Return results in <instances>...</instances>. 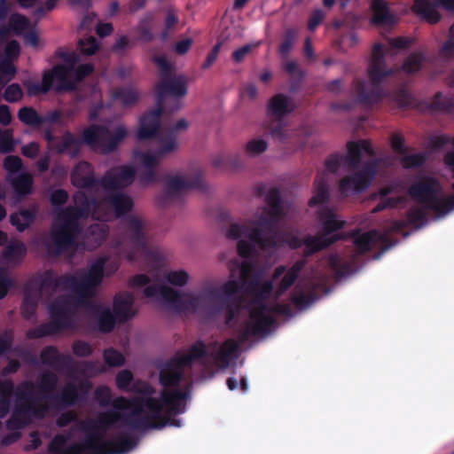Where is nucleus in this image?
Here are the masks:
<instances>
[{"instance_id":"f257e3e1","label":"nucleus","mask_w":454,"mask_h":454,"mask_svg":"<svg viewBox=\"0 0 454 454\" xmlns=\"http://www.w3.org/2000/svg\"><path fill=\"white\" fill-rule=\"evenodd\" d=\"M305 264L299 261L287 271L285 267L276 268L272 281L262 280L254 274V265L244 262L240 265L231 262L229 266L230 279L217 292L214 287L200 291L179 293L171 287L150 284L145 275H137L129 280L133 288L145 286L144 294L148 298H161L171 308L183 312L200 313L208 317L224 313V322L229 327L236 325L242 311V302L234 294L244 287L250 298L249 317L238 328L239 339L245 341L252 337L269 333L277 315H290L287 304L277 303L278 299L294 283Z\"/></svg>"},{"instance_id":"f03ea898","label":"nucleus","mask_w":454,"mask_h":454,"mask_svg":"<svg viewBox=\"0 0 454 454\" xmlns=\"http://www.w3.org/2000/svg\"><path fill=\"white\" fill-rule=\"evenodd\" d=\"M133 380L128 370L116 376V385L121 390L136 394L131 399L118 397L112 402L114 411L101 412L96 419L76 421L67 434H57L49 444L50 454H124L133 448L126 435L106 440L108 432L116 427L132 429H159L169 424L180 427V421L170 419L185 408V395L180 390L165 387L159 396L146 382L137 381L129 388Z\"/></svg>"},{"instance_id":"7ed1b4c3","label":"nucleus","mask_w":454,"mask_h":454,"mask_svg":"<svg viewBox=\"0 0 454 454\" xmlns=\"http://www.w3.org/2000/svg\"><path fill=\"white\" fill-rule=\"evenodd\" d=\"M133 160H135L134 158ZM135 164L137 170L133 166L121 165L112 168L106 172L100 179V198L98 201L94 200L90 203L82 191H78L74 194V206L58 212L51 228L50 236L42 241L49 254H59L76 246L81 239L88 249H94L100 245L107 232V226L105 223H96L91 224L84 235H82V229L90 216L92 219L107 221L131 210L133 207L132 199L123 192H117V190L131 184L137 171V180H139V168L137 164ZM138 182L145 186L140 181Z\"/></svg>"},{"instance_id":"20e7f679","label":"nucleus","mask_w":454,"mask_h":454,"mask_svg":"<svg viewBox=\"0 0 454 454\" xmlns=\"http://www.w3.org/2000/svg\"><path fill=\"white\" fill-rule=\"evenodd\" d=\"M266 206L257 209L254 218L245 224L231 223L226 231V238L238 240L237 251L242 257H248L253 246L243 238L248 239L262 250H271L278 247L273 229L284 215L280 204L279 192L270 189L265 195Z\"/></svg>"},{"instance_id":"39448f33","label":"nucleus","mask_w":454,"mask_h":454,"mask_svg":"<svg viewBox=\"0 0 454 454\" xmlns=\"http://www.w3.org/2000/svg\"><path fill=\"white\" fill-rule=\"evenodd\" d=\"M345 158L338 155L330 156L325 161V168L335 172L341 162L346 167V175L340 180V192L348 196L361 192L369 187L377 173L379 162L372 158L373 151L366 140L349 142Z\"/></svg>"},{"instance_id":"423d86ee","label":"nucleus","mask_w":454,"mask_h":454,"mask_svg":"<svg viewBox=\"0 0 454 454\" xmlns=\"http://www.w3.org/2000/svg\"><path fill=\"white\" fill-rule=\"evenodd\" d=\"M47 275H55L52 272H45L41 278L38 290L28 288L25 294L21 306L22 315L29 318L35 311L37 301L45 303L51 315V321L39 327L27 332L28 338H40L54 334L63 329L71 326V311L74 304L70 302L71 287H67L59 293L49 292L43 294V285Z\"/></svg>"},{"instance_id":"0eeeda50","label":"nucleus","mask_w":454,"mask_h":454,"mask_svg":"<svg viewBox=\"0 0 454 454\" xmlns=\"http://www.w3.org/2000/svg\"><path fill=\"white\" fill-rule=\"evenodd\" d=\"M239 348V342L234 339H227L221 343L214 342L208 346L197 343L186 353L176 356L165 364L160 372V383L165 387L177 386L192 363H203L207 358L216 367L226 368L238 356Z\"/></svg>"},{"instance_id":"6e6552de","label":"nucleus","mask_w":454,"mask_h":454,"mask_svg":"<svg viewBox=\"0 0 454 454\" xmlns=\"http://www.w3.org/2000/svg\"><path fill=\"white\" fill-rule=\"evenodd\" d=\"M57 376L45 372L36 385L24 382L17 389V406L7 422L9 429H20L33 418H43L48 411L49 395L55 389Z\"/></svg>"},{"instance_id":"1a4fd4ad","label":"nucleus","mask_w":454,"mask_h":454,"mask_svg":"<svg viewBox=\"0 0 454 454\" xmlns=\"http://www.w3.org/2000/svg\"><path fill=\"white\" fill-rule=\"evenodd\" d=\"M118 268L119 264L116 261L109 262L107 257L100 256L92 262L86 270L74 274L61 277L47 275L42 292L43 294L59 293L67 287H71L72 293L81 298L94 297L102 283L104 273L111 275Z\"/></svg>"},{"instance_id":"9d476101","label":"nucleus","mask_w":454,"mask_h":454,"mask_svg":"<svg viewBox=\"0 0 454 454\" xmlns=\"http://www.w3.org/2000/svg\"><path fill=\"white\" fill-rule=\"evenodd\" d=\"M64 64H59L43 72L42 83L27 82V94L35 96L48 92L53 86L56 90H73L75 85L93 71L90 64H79V55L66 52L62 55Z\"/></svg>"},{"instance_id":"9b49d317","label":"nucleus","mask_w":454,"mask_h":454,"mask_svg":"<svg viewBox=\"0 0 454 454\" xmlns=\"http://www.w3.org/2000/svg\"><path fill=\"white\" fill-rule=\"evenodd\" d=\"M156 90L160 98V105L156 109L140 118L137 130V138L140 140L153 138L159 134L162 105L167 104L164 99L166 96H173L176 98L172 111L182 108L183 104L180 99L187 94V79L184 75L168 74L158 82Z\"/></svg>"},{"instance_id":"f8f14e48","label":"nucleus","mask_w":454,"mask_h":454,"mask_svg":"<svg viewBox=\"0 0 454 454\" xmlns=\"http://www.w3.org/2000/svg\"><path fill=\"white\" fill-rule=\"evenodd\" d=\"M189 122L185 119L178 120L169 129V134L158 141L156 150H134V159L139 168V181L145 184H154L157 180L158 167L164 158L178 149V143L174 136L185 132Z\"/></svg>"},{"instance_id":"ddd939ff","label":"nucleus","mask_w":454,"mask_h":454,"mask_svg":"<svg viewBox=\"0 0 454 454\" xmlns=\"http://www.w3.org/2000/svg\"><path fill=\"white\" fill-rule=\"evenodd\" d=\"M384 54L383 46L380 43H375L372 47V59L368 68L371 84L356 80L352 86L351 94L358 101L372 103L380 98L377 84L392 74V71L386 67Z\"/></svg>"},{"instance_id":"4468645a","label":"nucleus","mask_w":454,"mask_h":454,"mask_svg":"<svg viewBox=\"0 0 454 454\" xmlns=\"http://www.w3.org/2000/svg\"><path fill=\"white\" fill-rule=\"evenodd\" d=\"M318 221L322 226L321 233L315 237H308L304 240L293 237L286 239L288 245L293 248L304 245L305 254H310L340 239L339 235L334 234L333 231L342 228L345 222L340 220L335 212L326 207H322L318 211Z\"/></svg>"},{"instance_id":"2eb2a0df","label":"nucleus","mask_w":454,"mask_h":454,"mask_svg":"<svg viewBox=\"0 0 454 454\" xmlns=\"http://www.w3.org/2000/svg\"><path fill=\"white\" fill-rule=\"evenodd\" d=\"M125 237L115 247L122 246L129 260H134L138 254L145 253L149 242V225L138 215H131L124 220Z\"/></svg>"},{"instance_id":"dca6fc26","label":"nucleus","mask_w":454,"mask_h":454,"mask_svg":"<svg viewBox=\"0 0 454 454\" xmlns=\"http://www.w3.org/2000/svg\"><path fill=\"white\" fill-rule=\"evenodd\" d=\"M127 134V129L122 125L114 129L91 126L84 130L82 137L83 141L93 150L106 153L114 150Z\"/></svg>"},{"instance_id":"f3484780","label":"nucleus","mask_w":454,"mask_h":454,"mask_svg":"<svg viewBox=\"0 0 454 454\" xmlns=\"http://www.w3.org/2000/svg\"><path fill=\"white\" fill-rule=\"evenodd\" d=\"M92 298H81L74 293L71 294L70 302L74 304V309L71 311V323L73 322L74 313L80 308L84 307L90 313L98 317V328L101 332H110L114 326L115 316L112 314L108 307L97 303Z\"/></svg>"},{"instance_id":"a211bd4d","label":"nucleus","mask_w":454,"mask_h":454,"mask_svg":"<svg viewBox=\"0 0 454 454\" xmlns=\"http://www.w3.org/2000/svg\"><path fill=\"white\" fill-rule=\"evenodd\" d=\"M205 187L203 171L200 168H196L189 174L178 173L170 176L167 182L166 192L171 198L178 192L192 188L203 190Z\"/></svg>"},{"instance_id":"6ab92c4d","label":"nucleus","mask_w":454,"mask_h":454,"mask_svg":"<svg viewBox=\"0 0 454 454\" xmlns=\"http://www.w3.org/2000/svg\"><path fill=\"white\" fill-rule=\"evenodd\" d=\"M72 184L78 187L83 188L90 192L97 193L96 198L88 201L91 203L94 200H99L100 198V180L96 179L92 166L86 162H79L71 174Z\"/></svg>"},{"instance_id":"aec40b11","label":"nucleus","mask_w":454,"mask_h":454,"mask_svg":"<svg viewBox=\"0 0 454 454\" xmlns=\"http://www.w3.org/2000/svg\"><path fill=\"white\" fill-rule=\"evenodd\" d=\"M354 245L358 254L364 253L372 248L387 250L393 243L390 242L387 233H380L376 231L363 233L354 239Z\"/></svg>"},{"instance_id":"412c9836","label":"nucleus","mask_w":454,"mask_h":454,"mask_svg":"<svg viewBox=\"0 0 454 454\" xmlns=\"http://www.w3.org/2000/svg\"><path fill=\"white\" fill-rule=\"evenodd\" d=\"M372 16L371 23L374 26L387 28L398 21L397 15L393 12L385 0H372L371 4Z\"/></svg>"},{"instance_id":"4be33fe9","label":"nucleus","mask_w":454,"mask_h":454,"mask_svg":"<svg viewBox=\"0 0 454 454\" xmlns=\"http://www.w3.org/2000/svg\"><path fill=\"white\" fill-rule=\"evenodd\" d=\"M294 107V103L289 97L284 94H277L270 98L267 113L271 119L280 121L285 115L290 114Z\"/></svg>"},{"instance_id":"5701e85b","label":"nucleus","mask_w":454,"mask_h":454,"mask_svg":"<svg viewBox=\"0 0 454 454\" xmlns=\"http://www.w3.org/2000/svg\"><path fill=\"white\" fill-rule=\"evenodd\" d=\"M133 303L134 297L131 294L127 292L118 294L114 301V313L116 320L123 322L134 317L136 310Z\"/></svg>"},{"instance_id":"b1692460","label":"nucleus","mask_w":454,"mask_h":454,"mask_svg":"<svg viewBox=\"0 0 454 454\" xmlns=\"http://www.w3.org/2000/svg\"><path fill=\"white\" fill-rule=\"evenodd\" d=\"M91 385L87 380L77 381L72 379L66 384L61 392V402L66 404H73L78 400L80 395H86Z\"/></svg>"},{"instance_id":"393cba45","label":"nucleus","mask_w":454,"mask_h":454,"mask_svg":"<svg viewBox=\"0 0 454 454\" xmlns=\"http://www.w3.org/2000/svg\"><path fill=\"white\" fill-rule=\"evenodd\" d=\"M41 360L54 370H60L70 364L72 358L69 355L61 354L55 347H47L41 352Z\"/></svg>"},{"instance_id":"a878e982","label":"nucleus","mask_w":454,"mask_h":454,"mask_svg":"<svg viewBox=\"0 0 454 454\" xmlns=\"http://www.w3.org/2000/svg\"><path fill=\"white\" fill-rule=\"evenodd\" d=\"M412 11L431 24H434L440 20V14L434 4H430L429 0H414Z\"/></svg>"},{"instance_id":"bb28decb","label":"nucleus","mask_w":454,"mask_h":454,"mask_svg":"<svg viewBox=\"0 0 454 454\" xmlns=\"http://www.w3.org/2000/svg\"><path fill=\"white\" fill-rule=\"evenodd\" d=\"M26 254L24 243L19 240L11 241L2 254L3 260L6 263H16L20 262Z\"/></svg>"},{"instance_id":"cd10ccee","label":"nucleus","mask_w":454,"mask_h":454,"mask_svg":"<svg viewBox=\"0 0 454 454\" xmlns=\"http://www.w3.org/2000/svg\"><path fill=\"white\" fill-rule=\"evenodd\" d=\"M59 0H19L22 7H34V15L38 19L54 9Z\"/></svg>"},{"instance_id":"c85d7f7f","label":"nucleus","mask_w":454,"mask_h":454,"mask_svg":"<svg viewBox=\"0 0 454 454\" xmlns=\"http://www.w3.org/2000/svg\"><path fill=\"white\" fill-rule=\"evenodd\" d=\"M114 102L123 106H131L138 100V93L131 88L115 89L112 91Z\"/></svg>"},{"instance_id":"c756f323","label":"nucleus","mask_w":454,"mask_h":454,"mask_svg":"<svg viewBox=\"0 0 454 454\" xmlns=\"http://www.w3.org/2000/svg\"><path fill=\"white\" fill-rule=\"evenodd\" d=\"M81 143L78 139L73 137L71 134H65L57 145V150L59 153L68 154L74 158L79 153Z\"/></svg>"},{"instance_id":"7c9ffc66","label":"nucleus","mask_w":454,"mask_h":454,"mask_svg":"<svg viewBox=\"0 0 454 454\" xmlns=\"http://www.w3.org/2000/svg\"><path fill=\"white\" fill-rule=\"evenodd\" d=\"M10 181L15 192L19 194L26 195L32 190L33 177L27 173H22L17 176H10Z\"/></svg>"},{"instance_id":"2f4dec72","label":"nucleus","mask_w":454,"mask_h":454,"mask_svg":"<svg viewBox=\"0 0 454 454\" xmlns=\"http://www.w3.org/2000/svg\"><path fill=\"white\" fill-rule=\"evenodd\" d=\"M35 212L21 210L19 213L11 215L10 222L19 231L26 230L34 221Z\"/></svg>"},{"instance_id":"473e14b6","label":"nucleus","mask_w":454,"mask_h":454,"mask_svg":"<svg viewBox=\"0 0 454 454\" xmlns=\"http://www.w3.org/2000/svg\"><path fill=\"white\" fill-rule=\"evenodd\" d=\"M13 390L11 381L0 380V418L6 415L10 408V398Z\"/></svg>"},{"instance_id":"72a5a7b5","label":"nucleus","mask_w":454,"mask_h":454,"mask_svg":"<svg viewBox=\"0 0 454 454\" xmlns=\"http://www.w3.org/2000/svg\"><path fill=\"white\" fill-rule=\"evenodd\" d=\"M328 187L324 176H317L315 180L314 195L309 200V205L314 206L317 204L324 203L328 199Z\"/></svg>"},{"instance_id":"f704fd0d","label":"nucleus","mask_w":454,"mask_h":454,"mask_svg":"<svg viewBox=\"0 0 454 454\" xmlns=\"http://www.w3.org/2000/svg\"><path fill=\"white\" fill-rule=\"evenodd\" d=\"M424 61V55L421 52L415 51L410 54L404 60L402 69L405 74H411L418 72Z\"/></svg>"},{"instance_id":"c9c22d12","label":"nucleus","mask_w":454,"mask_h":454,"mask_svg":"<svg viewBox=\"0 0 454 454\" xmlns=\"http://www.w3.org/2000/svg\"><path fill=\"white\" fill-rule=\"evenodd\" d=\"M429 106L436 111H450L454 108V98H448L438 92L431 98Z\"/></svg>"},{"instance_id":"e433bc0d","label":"nucleus","mask_w":454,"mask_h":454,"mask_svg":"<svg viewBox=\"0 0 454 454\" xmlns=\"http://www.w3.org/2000/svg\"><path fill=\"white\" fill-rule=\"evenodd\" d=\"M297 31L293 28L286 30L282 42L278 47V52L284 59H286L295 41Z\"/></svg>"},{"instance_id":"4c0bfd02","label":"nucleus","mask_w":454,"mask_h":454,"mask_svg":"<svg viewBox=\"0 0 454 454\" xmlns=\"http://www.w3.org/2000/svg\"><path fill=\"white\" fill-rule=\"evenodd\" d=\"M9 27L16 35H21L30 28V22L25 16L14 13L10 17Z\"/></svg>"},{"instance_id":"58836bf2","label":"nucleus","mask_w":454,"mask_h":454,"mask_svg":"<svg viewBox=\"0 0 454 454\" xmlns=\"http://www.w3.org/2000/svg\"><path fill=\"white\" fill-rule=\"evenodd\" d=\"M18 118L27 125H39L43 122L41 117L32 107L25 106L20 108L18 113Z\"/></svg>"},{"instance_id":"ea45409f","label":"nucleus","mask_w":454,"mask_h":454,"mask_svg":"<svg viewBox=\"0 0 454 454\" xmlns=\"http://www.w3.org/2000/svg\"><path fill=\"white\" fill-rule=\"evenodd\" d=\"M268 145L264 139L254 138L248 141L245 146V153L250 157H255L267 150Z\"/></svg>"},{"instance_id":"a19ab883","label":"nucleus","mask_w":454,"mask_h":454,"mask_svg":"<svg viewBox=\"0 0 454 454\" xmlns=\"http://www.w3.org/2000/svg\"><path fill=\"white\" fill-rule=\"evenodd\" d=\"M103 357L106 364L110 367L121 366L125 361L123 355L112 348L104 351Z\"/></svg>"},{"instance_id":"79ce46f5","label":"nucleus","mask_w":454,"mask_h":454,"mask_svg":"<svg viewBox=\"0 0 454 454\" xmlns=\"http://www.w3.org/2000/svg\"><path fill=\"white\" fill-rule=\"evenodd\" d=\"M16 68L8 61L0 63V90L7 84L15 75Z\"/></svg>"},{"instance_id":"37998d69","label":"nucleus","mask_w":454,"mask_h":454,"mask_svg":"<svg viewBox=\"0 0 454 454\" xmlns=\"http://www.w3.org/2000/svg\"><path fill=\"white\" fill-rule=\"evenodd\" d=\"M14 149V141L12 131L11 129H0V152L3 153H9Z\"/></svg>"},{"instance_id":"c03bdc74","label":"nucleus","mask_w":454,"mask_h":454,"mask_svg":"<svg viewBox=\"0 0 454 454\" xmlns=\"http://www.w3.org/2000/svg\"><path fill=\"white\" fill-rule=\"evenodd\" d=\"M78 48L82 54L92 55L98 49L97 40L93 36H88L79 41Z\"/></svg>"},{"instance_id":"a18cd8bd","label":"nucleus","mask_w":454,"mask_h":454,"mask_svg":"<svg viewBox=\"0 0 454 454\" xmlns=\"http://www.w3.org/2000/svg\"><path fill=\"white\" fill-rule=\"evenodd\" d=\"M439 54L445 59L454 58V24L450 27V37L440 49Z\"/></svg>"},{"instance_id":"49530a36","label":"nucleus","mask_w":454,"mask_h":454,"mask_svg":"<svg viewBox=\"0 0 454 454\" xmlns=\"http://www.w3.org/2000/svg\"><path fill=\"white\" fill-rule=\"evenodd\" d=\"M4 168L8 171V178L13 176L21 168L22 160L18 156H7L4 162Z\"/></svg>"},{"instance_id":"de8ad7c7","label":"nucleus","mask_w":454,"mask_h":454,"mask_svg":"<svg viewBox=\"0 0 454 454\" xmlns=\"http://www.w3.org/2000/svg\"><path fill=\"white\" fill-rule=\"evenodd\" d=\"M23 92L20 86L18 83H12L9 85L4 93V98L7 102H17L22 98Z\"/></svg>"},{"instance_id":"09e8293b","label":"nucleus","mask_w":454,"mask_h":454,"mask_svg":"<svg viewBox=\"0 0 454 454\" xmlns=\"http://www.w3.org/2000/svg\"><path fill=\"white\" fill-rule=\"evenodd\" d=\"M167 278L172 285L182 286L188 282L189 274L184 270H173L168 274Z\"/></svg>"},{"instance_id":"8fccbe9b","label":"nucleus","mask_w":454,"mask_h":454,"mask_svg":"<svg viewBox=\"0 0 454 454\" xmlns=\"http://www.w3.org/2000/svg\"><path fill=\"white\" fill-rule=\"evenodd\" d=\"M95 398L100 406H107L112 400L111 389L106 386H100L95 390Z\"/></svg>"},{"instance_id":"3c124183","label":"nucleus","mask_w":454,"mask_h":454,"mask_svg":"<svg viewBox=\"0 0 454 454\" xmlns=\"http://www.w3.org/2000/svg\"><path fill=\"white\" fill-rule=\"evenodd\" d=\"M20 52V44L17 41L12 40L9 42L4 48V59L3 61H8L12 63L17 59Z\"/></svg>"},{"instance_id":"603ef678","label":"nucleus","mask_w":454,"mask_h":454,"mask_svg":"<svg viewBox=\"0 0 454 454\" xmlns=\"http://www.w3.org/2000/svg\"><path fill=\"white\" fill-rule=\"evenodd\" d=\"M426 156L423 153H412L402 157L401 161L404 168L418 167L424 163Z\"/></svg>"},{"instance_id":"864d4df0","label":"nucleus","mask_w":454,"mask_h":454,"mask_svg":"<svg viewBox=\"0 0 454 454\" xmlns=\"http://www.w3.org/2000/svg\"><path fill=\"white\" fill-rule=\"evenodd\" d=\"M153 20V15L152 13H147L139 23L140 36L145 41H150L153 39V34L148 27V24L151 23Z\"/></svg>"},{"instance_id":"5fc2aeb1","label":"nucleus","mask_w":454,"mask_h":454,"mask_svg":"<svg viewBox=\"0 0 454 454\" xmlns=\"http://www.w3.org/2000/svg\"><path fill=\"white\" fill-rule=\"evenodd\" d=\"M258 45H259V43H254L246 44V45L237 49L232 53V56H231L232 59L236 63L242 62L244 60V59L251 52V51L253 49L257 48Z\"/></svg>"},{"instance_id":"6e6d98bb","label":"nucleus","mask_w":454,"mask_h":454,"mask_svg":"<svg viewBox=\"0 0 454 454\" xmlns=\"http://www.w3.org/2000/svg\"><path fill=\"white\" fill-rule=\"evenodd\" d=\"M411 41L405 37H397L395 39H387L388 48L386 51L390 54L392 51H399L406 49L411 44Z\"/></svg>"},{"instance_id":"4d7b16f0","label":"nucleus","mask_w":454,"mask_h":454,"mask_svg":"<svg viewBox=\"0 0 454 454\" xmlns=\"http://www.w3.org/2000/svg\"><path fill=\"white\" fill-rule=\"evenodd\" d=\"M82 371L87 376H94L98 373H102L106 372V369L103 365H100L98 363H88L85 362L81 364Z\"/></svg>"},{"instance_id":"13d9d810","label":"nucleus","mask_w":454,"mask_h":454,"mask_svg":"<svg viewBox=\"0 0 454 454\" xmlns=\"http://www.w3.org/2000/svg\"><path fill=\"white\" fill-rule=\"evenodd\" d=\"M91 351V348L87 342L77 340L73 344V352L78 356H87Z\"/></svg>"},{"instance_id":"bf43d9fd","label":"nucleus","mask_w":454,"mask_h":454,"mask_svg":"<svg viewBox=\"0 0 454 454\" xmlns=\"http://www.w3.org/2000/svg\"><path fill=\"white\" fill-rule=\"evenodd\" d=\"M77 420V413L72 411L64 412L57 419L56 424L59 427H66L71 422Z\"/></svg>"},{"instance_id":"052dcab7","label":"nucleus","mask_w":454,"mask_h":454,"mask_svg":"<svg viewBox=\"0 0 454 454\" xmlns=\"http://www.w3.org/2000/svg\"><path fill=\"white\" fill-rule=\"evenodd\" d=\"M284 69L294 78H300L302 75V72L298 67L295 61L285 59Z\"/></svg>"},{"instance_id":"680f3d73","label":"nucleus","mask_w":454,"mask_h":454,"mask_svg":"<svg viewBox=\"0 0 454 454\" xmlns=\"http://www.w3.org/2000/svg\"><path fill=\"white\" fill-rule=\"evenodd\" d=\"M153 61L157 65V67L160 69V71L162 72L161 77L168 74V71L170 70L171 66L168 63V61L167 60L166 56H164V55L155 56V57H153Z\"/></svg>"},{"instance_id":"e2e57ef3","label":"nucleus","mask_w":454,"mask_h":454,"mask_svg":"<svg viewBox=\"0 0 454 454\" xmlns=\"http://www.w3.org/2000/svg\"><path fill=\"white\" fill-rule=\"evenodd\" d=\"M270 133L273 137L280 141H283L290 137L288 131L285 129L284 126L281 123H278L277 125L272 126Z\"/></svg>"},{"instance_id":"0e129e2a","label":"nucleus","mask_w":454,"mask_h":454,"mask_svg":"<svg viewBox=\"0 0 454 454\" xmlns=\"http://www.w3.org/2000/svg\"><path fill=\"white\" fill-rule=\"evenodd\" d=\"M67 192L64 190H56L52 192L51 200L54 206L63 205L67 200Z\"/></svg>"},{"instance_id":"69168bd1","label":"nucleus","mask_w":454,"mask_h":454,"mask_svg":"<svg viewBox=\"0 0 454 454\" xmlns=\"http://www.w3.org/2000/svg\"><path fill=\"white\" fill-rule=\"evenodd\" d=\"M325 13L321 10H316L312 12L309 20V29L314 30L324 20Z\"/></svg>"},{"instance_id":"338daca9","label":"nucleus","mask_w":454,"mask_h":454,"mask_svg":"<svg viewBox=\"0 0 454 454\" xmlns=\"http://www.w3.org/2000/svg\"><path fill=\"white\" fill-rule=\"evenodd\" d=\"M241 96L244 98L254 100L257 97V88L255 87L254 84L247 83L244 85L243 90L241 91Z\"/></svg>"},{"instance_id":"774afa93","label":"nucleus","mask_w":454,"mask_h":454,"mask_svg":"<svg viewBox=\"0 0 454 454\" xmlns=\"http://www.w3.org/2000/svg\"><path fill=\"white\" fill-rule=\"evenodd\" d=\"M39 151V145L36 143H30L27 145H24L21 149V153L23 155L28 158H35Z\"/></svg>"}]
</instances>
